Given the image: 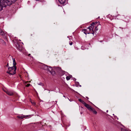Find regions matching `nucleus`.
Wrapping results in <instances>:
<instances>
[{"label":"nucleus","instance_id":"1","mask_svg":"<svg viewBox=\"0 0 131 131\" xmlns=\"http://www.w3.org/2000/svg\"><path fill=\"white\" fill-rule=\"evenodd\" d=\"M17 0H0V11L3 9V7L7 6H10Z\"/></svg>","mask_w":131,"mask_h":131},{"label":"nucleus","instance_id":"2","mask_svg":"<svg viewBox=\"0 0 131 131\" xmlns=\"http://www.w3.org/2000/svg\"><path fill=\"white\" fill-rule=\"evenodd\" d=\"M16 66L9 67L8 68V71H7L6 72L10 75H14L16 73Z\"/></svg>","mask_w":131,"mask_h":131},{"label":"nucleus","instance_id":"3","mask_svg":"<svg viewBox=\"0 0 131 131\" xmlns=\"http://www.w3.org/2000/svg\"><path fill=\"white\" fill-rule=\"evenodd\" d=\"M99 23V24H99H100V22H96L95 23L93 22L92 24H90L91 26H90L91 29H92V32H88V34H94V31H93V29L94 28V27H95V26H96V24L97 25V23Z\"/></svg>","mask_w":131,"mask_h":131},{"label":"nucleus","instance_id":"4","mask_svg":"<svg viewBox=\"0 0 131 131\" xmlns=\"http://www.w3.org/2000/svg\"><path fill=\"white\" fill-rule=\"evenodd\" d=\"M0 35L2 36L4 38L6 39L7 36L6 32H4L1 28H0Z\"/></svg>","mask_w":131,"mask_h":131},{"label":"nucleus","instance_id":"5","mask_svg":"<svg viewBox=\"0 0 131 131\" xmlns=\"http://www.w3.org/2000/svg\"><path fill=\"white\" fill-rule=\"evenodd\" d=\"M49 67L50 66H48L46 65L43 64L41 68L43 69L47 70L48 71L50 69L48 68V67L49 68Z\"/></svg>","mask_w":131,"mask_h":131},{"label":"nucleus","instance_id":"6","mask_svg":"<svg viewBox=\"0 0 131 131\" xmlns=\"http://www.w3.org/2000/svg\"><path fill=\"white\" fill-rule=\"evenodd\" d=\"M49 68H50L49 71L51 74L52 75H54L56 74V72L55 71H54L53 69H52V67L51 66H50Z\"/></svg>","mask_w":131,"mask_h":131},{"label":"nucleus","instance_id":"7","mask_svg":"<svg viewBox=\"0 0 131 131\" xmlns=\"http://www.w3.org/2000/svg\"><path fill=\"white\" fill-rule=\"evenodd\" d=\"M58 1L61 4L63 5L66 4V0H58Z\"/></svg>","mask_w":131,"mask_h":131},{"label":"nucleus","instance_id":"8","mask_svg":"<svg viewBox=\"0 0 131 131\" xmlns=\"http://www.w3.org/2000/svg\"><path fill=\"white\" fill-rule=\"evenodd\" d=\"M16 47L17 49L21 51L22 50L20 46L18 43H17L16 45Z\"/></svg>","mask_w":131,"mask_h":131},{"label":"nucleus","instance_id":"9","mask_svg":"<svg viewBox=\"0 0 131 131\" xmlns=\"http://www.w3.org/2000/svg\"><path fill=\"white\" fill-rule=\"evenodd\" d=\"M84 106L89 111L91 110V109H92V107L90 105L86 103Z\"/></svg>","mask_w":131,"mask_h":131},{"label":"nucleus","instance_id":"10","mask_svg":"<svg viewBox=\"0 0 131 131\" xmlns=\"http://www.w3.org/2000/svg\"><path fill=\"white\" fill-rule=\"evenodd\" d=\"M54 67L55 68L56 71L58 72V74L59 72V71L61 70V68L60 67Z\"/></svg>","mask_w":131,"mask_h":131},{"label":"nucleus","instance_id":"11","mask_svg":"<svg viewBox=\"0 0 131 131\" xmlns=\"http://www.w3.org/2000/svg\"><path fill=\"white\" fill-rule=\"evenodd\" d=\"M5 92L7 94L10 96H12L13 95V93L11 91H6Z\"/></svg>","mask_w":131,"mask_h":131},{"label":"nucleus","instance_id":"12","mask_svg":"<svg viewBox=\"0 0 131 131\" xmlns=\"http://www.w3.org/2000/svg\"><path fill=\"white\" fill-rule=\"evenodd\" d=\"M65 71L62 70V69L59 71V72L58 74L60 76H62L64 75L65 74Z\"/></svg>","mask_w":131,"mask_h":131},{"label":"nucleus","instance_id":"13","mask_svg":"<svg viewBox=\"0 0 131 131\" xmlns=\"http://www.w3.org/2000/svg\"><path fill=\"white\" fill-rule=\"evenodd\" d=\"M92 108L91 110H90V111H91L93 112V113L94 114H97V112L95 110V109L93 108L92 107Z\"/></svg>","mask_w":131,"mask_h":131},{"label":"nucleus","instance_id":"14","mask_svg":"<svg viewBox=\"0 0 131 131\" xmlns=\"http://www.w3.org/2000/svg\"><path fill=\"white\" fill-rule=\"evenodd\" d=\"M17 117L19 119H22L25 118V115L18 116Z\"/></svg>","mask_w":131,"mask_h":131},{"label":"nucleus","instance_id":"15","mask_svg":"<svg viewBox=\"0 0 131 131\" xmlns=\"http://www.w3.org/2000/svg\"><path fill=\"white\" fill-rule=\"evenodd\" d=\"M82 31L86 35L88 34V32H89L88 30H87L86 29H83L82 30Z\"/></svg>","mask_w":131,"mask_h":131},{"label":"nucleus","instance_id":"16","mask_svg":"<svg viewBox=\"0 0 131 131\" xmlns=\"http://www.w3.org/2000/svg\"><path fill=\"white\" fill-rule=\"evenodd\" d=\"M72 77V76L71 75H70L69 76H67L66 77V79L68 81L70 80V78Z\"/></svg>","mask_w":131,"mask_h":131},{"label":"nucleus","instance_id":"17","mask_svg":"<svg viewBox=\"0 0 131 131\" xmlns=\"http://www.w3.org/2000/svg\"><path fill=\"white\" fill-rule=\"evenodd\" d=\"M13 66H16V62L15 60L13 58Z\"/></svg>","mask_w":131,"mask_h":131},{"label":"nucleus","instance_id":"18","mask_svg":"<svg viewBox=\"0 0 131 131\" xmlns=\"http://www.w3.org/2000/svg\"><path fill=\"white\" fill-rule=\"evenodd\" d=\"M75 85L76 87H78L79 84V82H76L75 83Z\"/></svg>","mask_w":131,"mask_h":131},{"label":"nucleus","instance_id":"19","mask_svg":"<svg viewBox=\"0 0 131 131\" xmlns=\"http://www.w3.org/2000/svg\"><path fill=\"white\" fill-rule=\"evenodd\" d=\"M97 26L96 25L95 26V32L98 30V28H97Z\"/></svg>","mask_w":131,"mask_h":131},{"label":"nucleus","instance_id":"20","mask_svg":"<svg viewBox=\"0 0 131 131\" xmlns=\"http://www.w3.org/2000/svg\"><path fill=\"white\" fill-rule=\"evenodd\" d=\"M39 85H42V86H43L44 84L43 83H42V82H40L39 84Z\"/></svg>","mask_w":131,"mask_h":131},{"label":"nucleus","instance_id":"21","mask_svg":"<svg viewBox=\"0 0 131 131\" xmlns=\"http://www.w3.org/2000/svg\"><path fill=\"white\" fill-rule=\"evenodd\" d=\"M81 103H82L84 105L85 104H86V103L83 100L82 101V102H81Z\"/></svg>","mask_w":131,"mask_h":131},{"label":"nucleus","instance_id":"22","mask_svg":"<svg viewBox=\"0 0 131 131\" xmlns=\"http://www.w3.org/2000/svg\"><path fill=\"white\" fill-rule=\"evenodd\" d=\"M30 85H30V84H27V85H26V87H29Z\"/></svg>","mask_w":131,"mask_h":131},{"label":"nucleus","instance_id":"23","mask_svg":"<svg viewBox=\"0 0 131 131\" xmlns=\"http://www.w3.org/2000/svg\"><path fill=\"white\" fill-rule=\"evenodd\" d=\"M31 115H25V118H27L30 117V116Z\"/></svg>","mask_w":131,"mask_h":131},{"label":"nucleus","instance_id":"24","mask_svg":"<svg viewBox=\"0 0 131 131\" xmlns=\"http://www.w3.org/2000/svg\"><path fill=\"white\" fill-rule=\"evenodd\" d=\"M40 2L42 3L44 2H45V0H40Z\"/></svg>","mask_w":131,"mask_h":131},{"label":"nucleus","instance_id":"25","mask_svg":"<svg viewBox=\"0 0 131 131\" xmlns=\"http://www.w3.org/2000/svg\"><path fill=\"white\" fill-rule=\"evenodd\" d=\"M88 29H89V31H91V29L90 26L88 28Z\"/></svg>","mask_w":131,"mask_h":131},{"label":"nucleus","instance_id":"26","mask_svg":"<svg viewBox=\"0 0 131 131\" xmlns=\"http://www.w3.org/2000/svg\"><path fill=\"white\" fill-rule=\"evenodd\" d=\"M78 100L80 102H82V100L81 99H78Z\"/></svg>","mask_w":131,"mask_h":131},{"label":"nucleus","instance_id":"27","mask_svg":"<svg viewBox=\"0 0 131 131\" xmlns=\"http://www.w3.org/2000/svg\"><path fill=\"white\" fill-rule=\"evenodd\" d=\"M69 43L70 45H72V42H69Z\"/></svg>","mask_w":131,"mask_h":131},{"label":"nucleus","instance_id":"28","mask_svg":"<svg viewBox=\"0 0 131 131\" xmlns=\"http://www.w3.org/2000/svg\"><path fill=\"white\" fill-rule=\"evenodd\" d=\"M8 63H7V64L5 66V67H8Z\"/></svg>","mask_w":131,"mask_h":131},{"label":"nucleus","instance_id":"29","mask_svg":"<svg viewBox=\"0 0 131 131\" xmlns=\"http://www.w3.org/2000/svg\"><path fill=\"white\" fill-rule=\"evenodd\" d=\"M73 80L74 81H76V79L75 78H73Z\"/></svg>","mask_w":131,"mask_h":131},{"label":"nucleus","instance_id":"30","mask_svg":"<svg viewBox=\"0 0 131 131\" xmlns=\"http://www.w3.org/2000/svg\"><path fill=\"white\" fill-rule=\"evenodd\" d=\"M114 118H116L117 117V116H114Z\"/></svg>","mask_w":131,"mask_h":131},{"label":"nucleus","instance_id":"31","mask_svg":"<svg viewBox=\"0 0 131 131\" xmlns=\"http://www.w3.org/2000/svg\"><path fill=\"white\" fill-rule=\"evenodd\" d=\"M92 29H91V31H89V32H92Z\"/></svg>","mask_w":131,"mask_h":131},{"label":"nucleus","instance_id":"32","mask_svg":"<svg viewBox=\"0 0 131 131\" xmlns=\"http://www.w3.org/2000/svg\"><path fill=\"white\" fill-rule=\"evenodd\" d=\"M84 131H89L88 130L85 129Z\"/></svg>","mask_w":131,"mask_h":131},{"label":"nucleus","instance_id":"33","mask_svg":"<svg viewBox=\"0 0 131 131\" xmlns=\"http://www.w3.org/2000/svg\"><path fill=\"white\" fill-rule=\"evenodd\" d=\"M86 98H87V99H89V98H88V97L86 96Z\"/></svg>","mask_w":131,"mask_h":131},{"label":"nucleus","instance_id":"34","mask_svg":"<svg viewBox=\"0 0 131 131\" xmlns=\"http://www.w3.org/2000/svg\"><path fill=\"white\" fill-rule=\"evenodd\" d=\"M89 102H90L91 103H92V104H93V105L94 106H95V107H96V106H95V105H94V104H92V103L91 102H90V101H89Z\"/></svg>","mask_w":131,"mask_h":131},{"label":"nucleus","instance_id":"35","mask_svg":"<svg viewBox=\"0 0 131 131\" xmlns=\"http://www.w3.org/2000/svg\"><path fill=\"white\" fill-rule=\"evenodd\" d=\"M36 1H40V0H35Z\"/></svg>","mask_w":131,"mask_h":131},{"label":"nucleus","instance_id":"36","mask_svg":"<svg viewBox=\"0 0 131 131\" xmlns=\"http://www.w3.org/2000/svg\"><path fill=\"white\" fill-rule=\"evenodd\" d=\"M30 54H29V55H28V56H29V57H30Z\"/></svg>","mask_w":131,"mask_h":131},{"label":"nucleus","instance_id":"37","mask_svg":"<svg viewBox=\"0 0 131 131\" xmlns=\"http://www.w3.org/2000/svg\"><path fill=\"white\" fill-rule=\"evenodd\" d=\"M28 82V81H27V82H26V83H25V84H27V83Z\"/></svg>","mask_w":131,"mask_h":131},{"label":"nucleus","instance_id":"38","mask_svg":"<svg viewBox=\"0 0 131 131\" xmlns=\"http://www.w3.org/2000/svg\"><path fill=\"white\" fill-rule=\"evenodd\" d=\"M80 87H81V85H79Z\"/></svg>","mask_w":131,"mask_h":131},{"label":"nucleus","instance_id":"39","mask_svg":"<svg viewBox=\"0 0 131 131\" xmlns=\"http://www.w3.org/2000/svg\"><path fill=\"white\" fill-rule=\"evenodd\" d=\"M108 112V110H107L106 111V112L107 113Z\"/></svg>","mask_w":131,"mask_h":131},{"label":"nucleus","instance_id":"40","mask_svg":"<svg viewBox=\"0 0 131 131\" xmlns=\"http://www.w3.org/2000/svg\"><path fill=\"white\" fill-rule=\"evenodd\" d=\"M82 112H80V114H82Z\"/></svg>","mask_w":131,"mask_h":131},{"label":"nucleus","instance_id":"41","mask_svg":"<svg viewBox=\"0 0 131 131\" xmlns=\"http://www.w3.org/2000/svg\"><path fill=\"white\" fill-rule=\"evenodd\" d=\"M63 96L64 97H66V96H64V95H63Z\"/></svg>","mask_w":131,"mask_h":131},{"label":"nucleus","instance_id":"42","mask_svg":"<svg viewBox=\"0 0 131 131\" xmlns=\"http://www.w3.org/2000/svg\"><path fill=\"white\" fill-rule=\"evenodd\" d=\"M118 119V118H117V119Z\"/></svg>","mask_w":131,"mask_h":131},{"label":"nucleus","instance_id":"43","mask_svg":"<svg viewBox=\"0 0 131 131\" xmlns=\"http://www.w3.org/2000/svg\"><path fill=\"white\" fill-rule=\"evenodd\" d=\"M113 115H114V114H113Z\"/></svg>","mask_w":131,"mask_h":131},{"label":"nucleus","instance_id":"44","mask_svg":"<svg viewBox=\"0 0 131 131\" xmlns=\"http://www.w3.org/2000/svg\"><path fill=\"white\" fill-rule=\"evenodd\" d=\"M100 42H102V41H101Z\"/></svg>","mask_w":131,"mask_h":131},{"label":"nucleus","instance_id":"45","mask_svg":"<svg viewBox=\"0 0 131 131\" xmlns=\"http://www.w3.org/2000/svg\"><path fill=\"white\" fill-rule=\"evenodd\" d=\"M33 103L34 104H35V103Z\"/></svg>","mask_w":131,"mask_h":131},{"label":"nucleus","instance_id":"46","mask_svg":"<svg viewBox=\"0 0 131 131\" xmlns=\"http://www.w3.org/2000/svg\"><path fill=\"white\" fill-rule=\"evenodd\" d=\"M89 45H90V43H89Z\"/></svg>","mask_w":131,"mask_h":131},{"label":"nucleus","instance_id":"47","mask_svg":"<svg viewBox=\"0 0 131 131\" xmlns=\"http://www.w3.org/2000/svg\"><path fill=\"white\" fill-rule=\"evenodd\" d=\"M81 107L82 108V106H81Z\"/></svg>","mask_w":131,"mask_h":131}]
</instances>
